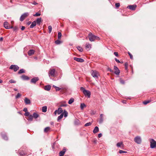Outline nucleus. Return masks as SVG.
Here are the masks:
<instances>
[{
  "instance_id": "obj_13",
  "label": "nucleus",
  "mask_w": 156,
  "mask_h": 156,
  "mask_svg": "<svg viewBox=\"0 0 156 156\" xmlns=\"http://www.w3.org/2000/svg\"><path fill=\"white\" fill-rule=\"evenodd\" d=\"M1 135L2 136V138L5 140H8V138L6 135V134L5 133H1Z\"/></svg>"
},
{
  "instance_id": "obj_33",
  "label": "nucleus",
  "mask_w": 156,
  "mask_h": 156,
  "mask_svg": "<svg viewBox=\"0 0 156 156\" xmlns=\"http://www.w3.org/2000/svg\"><path fill=\"white\" fill-rule=\"evenodd\" d=\"M64 115L65 117L67 116L68 113V112L65 110H64Z\"/></svg>"
},
{
  "instance_id": "obj_45",
  "label": "nucleus",
  "mask_w": 156,
  "mask_h": 156,
  "mask_svg": "<svg viewBox=\"0 0 156 156\" xmlns=\"http://www.w3.org/2000/svg\"><path fill=\"white\" fill-rule=\"evenodd\" d=\"M10 28H13V29L14 31H16V30H18V27H11Z\"/></svg>"
},
{
  "instance_id": "obj_10",
  "label": "nucleus",
  "mask_w": 156,
  "mask_h": 156,
  "mask_svg": "<svg viewBox=\"0 0 156 156\" xmlns=\"http://www.w3.org/2000/svg\"><path fill=\"white\" fill-rule=\"evenodd\" d=\"M136 7V5H129L127 7V8H129L132 10H135Z\"/></svg>"
},
{
  "instance_id": "obj_37",
  "label": "nucleus",
  "mask_w": 156,
  "mask_h": 156,
  "mask_svg": "<svg viewBox=\"0 0 156 156\" xmlns=\"http://www.w3.org/2000/svg\"><path fill=\"white\" fill-rule=\"evenodd\" d=\"M52 29V27L51 26H49L48 27V29L49 30L48 32L49 33H50L51 32Z\"/></svg>"
},
{
  "instance_id": "obj_39",
  "label": "nucleus",
  "mask_w": 156,
  "mask_h": 156,
  "mask_svg": "<svg viewBox=\"0 0 156 156\" xmlns=\"http://www.w3.org/2000/svg\"><path fill=\"white\" fill-rule=\"evenodd\" d=\"M151 101L150 100H148V101H143V103L144 105H146L147 103L150 102Z\"/></svg>"
},
{
  "instance_id": "obj_44",
  "label": "nucleus",
  "mask_w": 156,
  "mask_h": 156,
  "mask_svg": "<svg viewBox=\"0 0 156 156\" xmlns=\"http://www.w3.org/2000/svg\"><path fill=\"white\" fill-rule=\"evenodd\" d=\"M9 82L11 83H16V81L12 79H11L9 80Z\"/></svg>"
},
{
  "instance_id": "obj_60",
  "label": "nucleus",
  "mask_w": 156,
  "mask_h": 156,
  "mask_svg": "<svg viewBox=\"0 0 156 156\" xmlns=\"http://www.w3.org/2000/svg\"><path fill=\"white\" fill-rule=\"evenodd\" d=\"M25 29V27H24V26H22L21 28V30H24Z\"/></svg>"
},
{
  "instance_id": "obj_38",
  "label": "nucleus",
  "mask_w": 156,
  "mask_h": 156,
  "mask_svg": "<svg viewBox=\"0 0 156 156\" xmlns=\"http://www.w3.org/2000/svg\"><path fill=\"white\" fill-rule=\"evenodd\" d=\"M61 42H62L58 40H57L55 41V43L57 44H60Z\"/></svg>"
},
{
  "instance_id": "obj_49",
  "label": "nucleus",
  "mask_w": 156,
  "mask_h": 156,
  "mask_svg": "<svg viewBox=\"0 0 156 156\" xmlns=\"http://www.w3.org/2000/svg\"><path fill=\"white\" fill-rule=\"evenodd\" d=\"M24 115L25 116H29L30 115V113L28 112H26L24 114Z\"/></svg>"
},
{
  "instance_id": "obj_17",
  "label": "nucleus",
  "mask_w": 156,
  "mask_h": 156,
  "mask_svg": "<svg viewBox=\"0 0 156 156\" xmlns=\"http://www.w3.org/2000/svg\"><path fill=\"white\" fill-rule=\"evenodd\" d=\"M103 121V114H101L100 115V118L99 119V122L100 124H101L102 123Z\"/></svg>"
},
{
  "instance_id": "obj_31",
  "label": "nucleus",
  "mask_w": 156,
  "mask_h": 156,
  "mask_svg": "<svg viewBox=\"0 0 156 156\" xmlns=\"http://www.w3.org/2000/svg\"><path fill=\"white\" fill-rule=\"evenodd\" d=\"M50 129V128L49 127H47L45 128L44 129V132L47 133L49 131Z\"/></svg>"
},
{
  "instance_id": "obj_58",
  "label": "nucleus",
  "mask_w": 156,
  "mask_h": 156,
  "mask_svg": "<svg viewBox=\"0 0 156 156\" xmlns=\"http://www.w3.org/2000/svg\"><path fill=\"white\" fill-rule=\"evenodd\" d=\"M102 134L101 133H99L98 134V137L99 138H100L101 137Z\"/></svg>"
},
{
  "instance_id": "obj_53",
  "label": "nucleus",
  "mask_w": 156,
  "mask_h": 156,
  "mask_svg": "<svg viewBox=\"0 0 156 156\" xmlns=\"http://www.w3.org/2000/svg\"><path fill=\"white\" fill-rule=\"evenodd\" d=\"M120 83L122 84H124L125 81L123 80H120Z\"/></svg>"
},
{
  "instance_id": "obj_23",
  "label": "nucleus",
  "mask_w": 156,
  "mask_h": 156,
  "mask_svg": "<svg viewBox=\"0 0 156 156\" xmlns=\"http://www.w3.org/2000/svg\"><path fill=\"white\" fill-rule=\"evenodd\" d=\"M51 88V86L50 85H46L44 87V89L46 90L49 91Z\"/></svg>"
},
{
  "instance_id": "obj_57",
  "label": "nucleus",
  "mask_w": 156,
  "mask_h": 156,
  "mask_svg": "<svg viewBox=\"0 0 156 156\" xmlns=\"http://www.w3.org/2000/svg\"><path fill=\"white\" fill-rule=\"evenodd\" d=\"M115 60L118 63H120V62L119 60L117 59L116 58H115Z\"/></svg>"
},
{
  "instance_id": "obj_62",
  "label": "nucleus",
  "mask_w": 156,
  "mask_h": 156,
  "mask_svg": "<svg viewBox=\"0 0 156 156\" xmlns=\"http://www.w3.org/2000/svg\"><path fill=\"white\" fill-rule=\"evenodd\" d=\"M128 66V63L127 62L125 63V67Z\"/></svg>"
},
{
  "instance_id": "obj_46",
  "label": "nucleus",
  "mask_w": 156,
  "mask_h": 156,
  "mask_svg": "<svg viewBox=\"0 0 156 156\" xmlns=\"http://www.w3.org/2000/svg\"><path fill=\"white\" fill-rule=\"evenodd\" d=\"M41 15V14L38 12H37L36 14H34L33 16H40Z\"/></svg>"
},
{
  "instance_id": "obj_15",
  "label": "nucleus",
  "mask_w": 156,
  "mask_h": 156,
  "mask_svg": "<svg viewBox=\"0 0 156 156\" xmlns=\"http://www.w3.org/2000/svg\"><path fill=\"white\" fill-rule=\"evenodd\" d=\"M116 146L118 147H121L122 148L123 147V144L122 142H120L116 144Z\"/></svg>"
},
{
  "instance_id": "obj_51",
  "label": "nucleus",
  "mask_w": 156,
  "mask_h": 156,
  "mask_svg": "<svg viewBox=\"0 0 156 156\" xmlns=\"http://www.w3.org/2000/svg\"><path fill=\"white\" fill-rule=\"evenodd\" d=\"M128 54L130 56V58L131 59H133V55H132L131 54V53L129 52H128Z\"/></svg>"
},
{
  "instance_id": "obj_59",
  "label": "nucleus",
  "mask_w": 156,
  "mask_h": 156,
  "mask_svg": "<svg viewBox=\"0 0 156 156\" xmlns=\"http://www.w3.org/2000/svg\"><path fill=\"white\" fill-rule=\"evenodd\" d=\"M32 4L33 5H37V3L35 1H34L33 2Z\"/></svg>"
},
{
  "instance_id": "obj_40",
  "label": "nucleus",
  "mask_w": 156,
  "mask_h": 156,
  "mask_svg": "<svg viewBox=\"0 0 156 156\" xmlns=\"http://www.w3.org/2000/svg\"><path fill=\"white\" fill-rule=\"evenodd\" d=\"M21 96V94H20L19 93H18L16 95L15 97V98L16 99H17L18 98H19Z\"/></svg>"
},
{
  "instance_id": "obj_26",
  "label": "nucleus",
  "mask_w": 156,
  "mask_h": 156,
  "mask_svg": "<svg viewBox=\"0 0 156 156\" xmlns=\"http://www.w3.org/2000/svg\"><path fill=\"white\" fill-rule=\"evenodd\" d=\"M63 115H64V113H61V114L58 117V119H57L58 121L59 120H60V119H62V117L63 116Z\"/></svg>"
},
{
  "instance_id": "obj_47",
  "label": "nucleus",
  "mask_w": 156,
  "mask_h": 156,
  "mask_svg": "<svg viewBox=\"0 0 156 156\" xmlns=\"http://www.w3.org/2000/svg\"><path fill=\"white\" fill-rule=\"evenodd\" d=\"M120 5V4L119 3H116L115 4V7L117 8H119V7Z\"/></svg>"
},
{
  "instance_id": "obj_21",
  "label": "nucleus",
  "mask_w": 156,
  "mask_h": 156,
  "mask_svg": "<svg viewBox=\"0 0 156 156\" xmlns=\"http://www.w3.org/2000/svg\"><path fill=\"white\" fill-rule=\"evenodd\" d=\"M36 23H37V24L39 25L40 24V23L41 22V18H37L36 20Z\"/></svg>"
},
{
  "instance_id": "obj_42",
  "label": "nucleus",
  "mask_w": 156,
  "mask_h": 156,
  "mask_svg": "<svg viewBox=\"0 0 156 156\" xmlns=\"http://www.w3.org/2000/svg\"><path fill=\"white\" fill-rule=\"evenodd\" d=\"M67 106V105L66 104L62 103V104H61L60 105V107H66Z\"/></svg>"
},
{
  "instance_id": "obj_7",
  "label": "nucleus",
  "mask_w": 156,
  "mask_h": 156,
  "mask_svg": "<svg viewBox=\"0 0 156 156\" xmlns=\"http://www.w3.org/2000/svg\"><path fill=\"white\" fill-rule=\"evenodd\" d=\"M29 15V13L27 12H25L23 14L20 16V20L21 21H23L25 18L27 17Z\"/></svg>"
},
{
  "instance_id": "obj_28",
  "label": "nucleus",
  "mask_w": 156,
  "mask_h": 156,
  "mask_svg": "<svg viewBox=\"0 0 156 156\" xmlns=\"http://www.w3.org/2000/svg\"><path fill=\"white\" fill-rule=\"evenodd\" d=\"M91 44H90L88 43H87L86 44V49H88L89 50L90 48H91Z\"/></svg>"
},
{
  "instance_id": "obj_8",
  "label": "nucleus",
  "mask_w": 156,
  "mask_h": 156,
  "mask_svg": "<svg viewBox=\"0 0 156 156\" xmlns=\"http://www.w3.org/2000/svg\"><path fill=\"white\" fill-rule=\"evenodd\" d=\"M19 68V67L17 65H11L9 67L10 69H13L15 72Z\"/></svg>"
},
{
  "instance_id": "obj_4",
  "label": "nucleus",
  "mask_w": 156,
  "mask_h": 156,
  "mask_svg": "<svg viewBox=\"0 0 156 156\" xmlns=\"http://www.w3.org/2000/svg\"><path fill=\"white\" fill-rule=\"evenodd\" d=\"M91 75L96 80H97L98 79V72L96 70H92L91 71Z\"/></svg>"
},
{
  "instance_id": "obj_1",
  "label": "nucleus",
  "mask_w": 156,
  "mask_h": 156,
  "mask_svg": "<svg viewBox=\"0 0 156 156\" xmlns=\"http://www.w3.org/2000/svg\"><path fill=\"white\" fill-rule=\"evenodd\" d=\"M80 89V90L82 91L85 96H87L88 98L90 97L91 92L90 91L85 90V89L83 87H81Z\"/></svg>"
},
{
  "instance_id": "obj_3",
  "label": "nucleus",
  "mask_w": 156,
  "mask_h": 156,
  "mask_svg": "<svg viewBox=\"0 0 156 156\" xmlns=\"http://www.w3.org/2000/svg\"><path fill=\"white\" fill-rule=\"evenodd\" d=\"M55 69H50L48 72V74L49 77H50V76L51 77H55Z\"/></svg>"
},
{
  "instance_id": "obj_55",
  "label": "nucleus",
  "mask_w": 156,
  "mask_h": 156,
  "mask_svg": "<svg viewBox=\"0 0 156 156\" xmlns=\"http://www.w3.org/2000/svg\"><path fill=\"white\" fill-rule=\"evenodd\" d=\"M23 111L25 112H27V108H24L23 109Z\"/></svg>"
},
{
  "instance_id": "obj_50",
  "label": "nucleus",
  "mask_w": 156,
  "mask_h": 156,
  "mask_svg": "<svg viewBox=\"0 0 156 156\" xmlns=\"http://www.w3.org/2000/svg\"><path fill=\"white\" fill-rule=\"evenodd\" d=\"M62 88H59L58 87H56V91H59L60 90H61V89H62Z\"/></svg>"
},
{
  "instance_id": "obj_6",
  "label": "nucleus",
  "mask_w": 156,
  "mask_h": 156,
  "mask_svg": "<svg viewBox=\"0 0 156 156\" xmlns=\"http://www.w3.org/2000/svg\"><path fill=\"white\" fill-rule=\"evenodd\" d=\"M150 147L151 148H154L156 147V141L153 139H151Z\"/></svg>"
},
{
  "instance_id": "obj_30",
  "label": "nucleus",
  "mask_w": 156,
  "mask_h": 156,
  "mask_svg": "<svg viewBox=\"0 0 156 156\" xmlns=\"http://www.w3.org/2000/svg\"><path fill=\"white\" fill-rule=\"evenodd\" d=\"M25 73V71L23 69H20L18 72V74H20L22 73Z\"/></svg>"
},
{
  "instance_id": "obj_19",
  "label": "nucleus",
  "mask_w": 156,
  "mask_h": 156,
  "mask_svg": "<svg viewBox=\"0 0 156 156\" xmlns=\"http://www.w3.org/2000/svg\"><path fill=\"white\" fill-rule=\"evenodd\" d=\"M8 23L7 22H5L4 23V26L5 28L6 29H9L10 27L8 26Z\"/></svg>"
},
{
  "instance_id": "obj_32",
  "label": "nucleus",
  "mask_w": 156,
  "mask_h": 156,
  "mask_svg": "<svg viewBox=\"0 0 156 156\" xmlns=\"http://www.w3.org/2000/svg\"><path fill=\"white\" fill-rule=\"evenodd\" d=\"M33 116L31 115H30L29 116V118L28 119V120L31 121L33 120Z\"/></svg>"
},
{
  "instance_id": "obj_12",
  "label": "nucleus",
  "mask_w": 156,
  "mask_h": 156,
  "mask_svg": "<svg viewBox=\"0 0 156 156\" xmlns=\"http://www.w3.org/2000/svg\"><path fill=\"white\" fill-rule=\"evenodd\" d=\"M39 80V78L37 77H35L33 78L30 81L31 83H35L37 81H38Z\"/></svg>"
},
{
  "instance_id": "obj_2",
  "label": "nucleus",
  "mask_w": 156,
  "mask_h": 156,
  "mask_svg": "<svg viewBox=\"0 0 156 156\" xmlns=\"http://www.w3.org/2000/svg\"><path fill=\"white\" fill-rule=\"evenodd\" d=\"M88 37L89 38V40L91 41H93L95 39L98 40L99 39L98 37L93 35L92 33L91 32L89 33Z\"/></svg>"
},
{
  "instance_id": "obj_61",
  "label": "nucleus",
  "mask_w": 156,
  "mask_h": 156,
  "mask_svg": "<svg viewBox=\"0 0 156 156\" xmlns=\"http://www.w3.org/2000/svg\"><path fill=\"white\" fill-rule=\"evenodd\" d=\"M62 151L64 152V153H65L66 151V149L65 147H64L62 150V151Z\"/></svg>"
},
{
  "instance_id": "obj_34",
  "label": "nucleus",
  "mask_w": 156,
  "mask_h": 156,
  "mask_svg": "<svg viewBox=\"0 0 156 156\" xmlns=\"http://www.w3.org/2000/svg\"><path fill=\"white\" fill-rule=\"evenodd\" d=\"M77 48L78 50L80 52H82L83 51V49L82 47L80 46H78L77 47Z\"/></svg>"
},
{
  "instance_id": "obj_25",
  "label": "nucleus",
  "mask_w": 156,
  "mask_h": 156,
  "mask_svg": "<svg viewBox=\"0 0 156 156\" xmlns=\"http://www.w3.org/2000/svg\"><path fill=\"white\" fill-rule=\"evenodd\" d=\"M32 116H33V118L35 119H37L39 116V115L36 112H34Z\"/></svg>"
},
{
  "instance_id": "obj_16",
  "label": "nucleus",
  "mask_w": 156,
  "mask_h": 156,
  "mask_svg": "<svg viewBox=\"0 0 156 156\" xmlns=\"http://www.w3.org/2000/svg\"><path fill=\"white\" fill-rule=\"evenodd\" d=\"M34 52L35 51L34 50L31 49L28 52V54L29 56H30L33 55L34 54Z\"/></svg>"
},
{
  "instance_id": "obj_35",
  "label": "nucleus",
  "mask_w": 156,
  "mask_h": 156,
  "mask_svg": "<svg viewBox=\"0 0 156 156\" xmlns=\"http://www.w3.org/2000/svg\"><path fill=\"white\" fill-rule=\"evenodd\" d=\"M86 106V105L84 103H81L80 105V108L81 109H83Z\"/></svg>"
},
{
  "instance_id": "obj_56",
  "label": "nucleus",
  "mask_w": 156,
  "mask_h": 156,
  "mask_svg": "<svg viewBox=\"0 0 156 156\" xmlns=\"http://www.w3.org/2000/svg\"><path fill=\"white\" fill-rule=\"evenodd\" d=\"M114 55L116 56H118V53L117 52H114Z\"/></svg>"
},
{
  "instance_id": "obj_9",
  "label": "nucleus",
  "mask_w": 156,
  "mask_h": 156,
  "mask_svg": "<svg viewBox=\"0 0 156 156\" xmlns=\"http://www.w3.org/2000/svg\"><path fill=\"white\" fill-rule=\"evenodd\" d=\"M114 69L115 70L114 73L117 75H119L120 73V71L118 68L115 66H114Z\"/></svg>"
},
{
  "instance_id": "obj_64",
  "label": "nucleus",
  "mask_w": 156,
  "mask_h": 156,
  "mask_svg": "<svg viewBox=\"0 0 156 156\" xmlns=\"http://www.w3.org/2000/svg\"><path fill=\"white\" fill-rule=\"evenodd\" d=\"M31 23V22L30 21H29L27 23V24L28 25H29Z\"/></svg>"
},
{
  "instance_id": "obj_20",
  "label": "nucleus",
  "mask_w": 156,
  "mask_h": 156,
  "mask_svg": "<svg viewBox=\"0 0 156 156\" xmlns=\"http://www.w3.org/2000/svg\"><path fill=\"white\" fill-rule=\"evenodd\" d=\"M57 110V113L58 115L60 114L61 113H62L63 112V110L61 108H58Z\"/></svg>"
},
{
  "instance_id": "obj_41",
  "label": "nucleus",
  "mask_w": 156,
  "mask_h": 156,
  "mask_svg": "<svg viewBox=\"0 0 156 156\" xmlns=\"http://www.w3.org/2000/svg\"><path fill=\"white\" fill-rule=\"evenodd\" d=\"M91 124V122H87V123H86L84 125V126H90Z\"/></svg>"
},
{
  "instance_id": "obj_63",
  "label": "nucleus",
  "mask_w": 156,
  "mask_h": 156,
  "mask_svg": "<svg viewBox=\"0 0 156 156\" xmlns=\"http://www.w3.org/2000/svg\"><path fill=\"white\" fill-rule=\"evenodd\" d=\"M57 113V110H56L54 112V114L55 115H56Z\"/></svg>"
},
{
  "instance_id": "obj_5",
  "label": "nucleus",
  "mask_w": 156,
  "mask_h": 156,
  "mask_svg": "<svg viewBox=\"0 0 156 156\" xmlns=\"http://www.w3.org/2000/svg\"><path fill=\"white\" fill-rule=\"evenodd\" d=\"M134 141L138 144H140L141 143L142 139L140 136H137L134 138Z\"/></svg>"
},
{
  "instance_id": "obj_54",
  "label": "nucleus",
  "mask_w": 156,
  "mask_h": 156,
  "mask_svg": "<svg viewBox=\"0 0 156 156\" xmlns=\"http://www.w3.org/2000/svg\"><path fill=\"white\" fill-rule=\"evenodd\" d=\"M108 70L109 71V72H113V70H112L111 69L109 68H108Z\"/></svg>"
},
{
  "instance_id": "obj_29",
  "label": "nucleus",
  "mask_w": 156,
  "mask_h": 156,
  "mask_svg": "<svg viewBox=\"0 0 156 156\" xmlns=\"http://www.w3.org/2000/svg\"><path fill=\"white\" fill-rule=\"evenodd\" d=\"M74 101V99L73 98H71L69 99L68 101L69 104H71Z\"/></svg>"
},
{
  "instance_id": "obj_24",
  "label": "nucleus",
  "mask_w": 156,
  "mask_h": 156,
  "mask_svg": "<svg viewBox=\"0 0 156 156\" xmlns=\"http://www.w3.org/2000/svg\"><path fill=\"white\" fill-rule=\"evenodd\" d=\"M99 131V128L97 126H96L95 127L93 131V132L94 133H96Z\"/></svg>"
},
{
  "instance_id": "obj_11",
  "label": "nucleus",
  "mask_w": 156,
  "mask_h": 156,
  "mask_svg": "<svg viewBox=\"0 0 156 156\" xmlns=\"http://www.w3.org/2000/svg\"><path fill=\"white\" fill-rule=\"evenodd\" d=\"M74 60L80 62H84V60L80 58H78L77 57H74L73 58Z\"/></svg>"
},
{
  "instance_id": "obj_48",
  "label": "nucleus",
  "mask_w": 156,
  "mask_h": 156,
  "mask_svg": "<svg viewBox=\"0 0 156 156\" xmlns=\"http://www.w3.org/2000/svg\"><path fill=\"white\" fill-rule=\"evenodd\" d=\"M119 153H120V154H122V153H127V152L124 151H123L122 150H119Z\"/></svg>"
},
{
  "instance_id": "obj_18",
  "label": "nucleus",
  "mask_w": 156,
  "mask_h": 156,
  "mask_svg": "<svg viewBox=\"0 0 156 156\" xmlns=\"http://www.w3.org/2000/svg\"><path fill=\"white\" fill-rule=\"evenodd\" d=\"M24 102L27 105L29 104L30 103V100L27 98H25L24 99Z\"/></svg>"
},
{
  "instance_id": "obj_43",
  "label": "nucleus",
  "mask_w": 156,
  "mask_h": 156,
  "mask_svg": "<svg viewBox=\"0 0 156 156\" xmlns=\"http://www.w3.org/2000/svg\"><path fill=\"white\" fill-rule=\"evenodd\" d=\"M64 154V152L61 151L59 153V156H63Z\"/></svg>"
},
{
  "instance_id": "obj_14",
  "label": "nucleus",
  "mask_w": 156,
  "mask_h": 156,
  "mask_svg": "<svg viewBox=\"0 0 156 156\" xmlns=\"http://www.w3.org/2000/svg\"><path fill=\"white\" fill-rule=\"evenodd\" d=\"M21 78L23 80H28L29 79V78L28 76L24 75H23Z\"/></svg>"
},
{
  "instance_id": "obj_27",
  "label": "nucleus",
  "mask_w": 156,
  "mask_h": 156,
  "mask_svg": "<svg viewBox=\"0 0 156 156\" xmlns=\"http://www.w3.org/2000/svg\"><path fill=\"white\" fill-rule=\"evenodd\" d=\"M42 112H45L47 111V107L46 106H44L42 107Z\"/></svg>"
},
{
  "instance_id": "obj_36",
  "label": "nucleus",
  "mask_w": 156,
  "mask_h": 156,
  "mask_svg": "<svg viewBox=\"0 0 156 156\" xmlns=\"http://www.w3.org/2000/svg\"><path fill=\"white\" fill-rule=\"evenodd\" d=\"M62 36V34L60 32H58V39H60L61 38Z\"/></svg>"
},
{
  "instance_id": "obj_52",
  "label": "nucleus",
  "mask_w": 156,
  "mask_h": 156,
  "mask_svg": "<svg viewBox=\"0 0 156 156\" xmlns=\"http://www.w3.org/2000/svg\"><path fill=\"white\" fill-rule=\"evenodd\" d=\"M20 155L21 156H23V155H25V153H24V152L23 151H22L20 153Z\"/></svg>"
},
{
  "instance_id": "obj_22",
  "label": "nucleus",
  "mask_w": 156,
  "mask_h": 156,
  "mask_svg": "<svg viewBox=\"0 0 156 156\" xmlns=\"http://www.w3.org/2000/svg\"><path fill=\"white\" fill-rule=\"evenodd\" d=\"M36 25V22L35 21H33L31 23V25L30 26V28H33Z\"/></svg>"
}]
</instances>
